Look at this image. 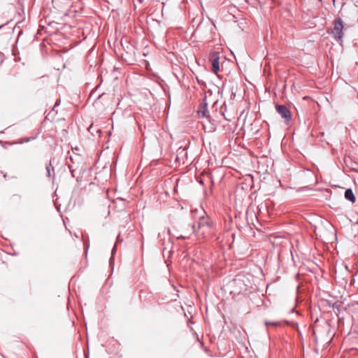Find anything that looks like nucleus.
I'll list each match as a JSON object with an SVG mask.
<instances>
[{"label":"nucleus","instance_id":"f257e3e1","mask_svg":"<svg viewBox=\"0 0 358 358\" xmlns=\"http://www.w3.org/2000/svg\"><path fill=\"white\" fill-rule=\"evenodd\" d=\"M211 227L212 222L209 218L202 216L199 218L197 224H193L191 227L193 233H195L196 230H201L202 234H204L210 229Z\"/></svg>","mask_w":358,"mask_h":358},{"label":"nucleus","instance_id":"f03ea898","mask_svg":"<svg viewBox=\"0 0 358 358\" xmlns=\"http://www.w3.org/2000/svg\"><path fill=\"white\" fill-rule=\"evenodd\" d=\"M343 24L341 18H336L334 22V28L331 30V34L336 41L342 39L343 33Z\"/></svg>","mask_w":358,"mask_h":358},{"label":"nucleus","instance_id":"7ed1b4c3","mask_svg":"<svg viewBox=\"0 0 358 358\" xmlns=\"http://www.w3.org/2000/svg\"><path fill=\"white\" fill-rule=\"evenodd\" d=\"M229 285L231 288V290L230 291L231 293L234 294H239L241 292L243 289H245L244 287L245 286L243 280L239 277L234 278Z\"/></svg>","mask_w":358,"mask_h":358},{"label":"nucleus","instance_id":"20e7f679","mask_svg":"<svg viewBox=\"0 0 358 358\" xmlns=\"http://www.w3.org/2000/svg\"><path fill=\"white\" fill-rule=\"evenodd\" d=\"M275 108L277 112L282 118L285 119L287 122L291 120V113L285 106L276 104Z\"/></svg>","mask_w":358,"mask_h":358},{"label":"nucleus","instance_id":"39448f33","mask_svg":"<svg viewBox=\"0 0 358 358\" xmlns=\"http://www.w3.org/2000/svg\"><path fill=\"white\" fill-rule=\"evenodd\" d=\"M199 117H207L209 118V115H208V104L206 101V97L203 99L202 103H201L199 108L197 111Z\"/></svg>","mask_w":358,"mask_h":358},{"label":"nucleus","instance_id":"423d86ee","mask_svg":"<svg viewBox=\"0 0 358 358\" xmlns=\"http://www.w3.org/2000/svg\"><path fill=\"white\" fill-rule=\"evenodd\" d=\"M36 138V136H30V137H27V138H20L16 141L6 142V143L8 144L9 145H16V144H23L25 143H29Z\"/></svg>","mask_w":358,"mask_h":358},{"label":"nucleus","instance_id":"0eeeda50","mask_svg":"<svg viewBox=\"0 0 358 358\" xmlns=\"http://www.w3.org/2000/svg\"><path fill=\"white\" fill-rule=\"evenodd\" d=\"M187 155L186 150L185 148L180 147L176 152V159L178 161H184L185 157Z\"/></svg>","mask_w":358,"mask_h":358},{"label":"nucleus","instance_id":"6e6552de","mask_svg":"<svg viewBox=\"0 0 358 358\" xmlns=\"http://www.w3.org/2000/svg\"><path fill=\"white\" fill-rule=\"evenodd\" d=\"M345 198L351 201L352 203L355 202V194L351 189H347L345 192Z\"/></svg>","mask_w":358,"mask_h":358},{"label":"nucleus","instance_id":"1a4fd4ad","mask_svg":"<svg viewBox=\"0 0 358 358\" xmlns=\"http://www.w3.org/2000/svg\"><path fill=\"white\" fill-rule=\"evenodd\" d=\"M212 66H213V71L214 73H217L220 70L219 57H213V59L212 60Z\"/></svg>","mask_w":358,"mask_h":358},{"label":"nucleus","instance_id":"9d476101","mask_svg":"<svg viewBox=\"0 0 358 358\" xmlns=\"http://www.w3.org/2000/svg\"><path fill=\"white\" fill-rule=\"evenodd\" d=\"M45 169H46V174H47L48 177H51L52 173H53V176H55L54 168L52 166V164L50 162L46 164Z\"/></svg>","mask_w":358,"mask_h":358},{"label":"nucleus","instance_id":"9b49d317","mask_svg":"<svg viewBox=\"0 0 358 358\" xmlns=\"http://www.w3.org/2000/svg\"><path fill=\"white\" fill-rule=\"evenodd\" d=\"M83 244H84V248H85V256H87V251L90 248V243L88 241L85 240V238L83 236Z\"/></svg>","mask_w":358,"mask_h":358},{"label":"nucleus","instance_id":"f8f14e48","mask_svg":"<svg viewBox=\"0 0 358 358\" xmlns=\"http://www.w3.org/2000/svg\"><path fill=\"white\" fill-rule=\"evenodd\" d=\"M265 324H266V326H268V325L276 326V325H278V322H267V321H266V322H265Z\"/></svg>","mask_w":358,"mask_h":358},{"label":"nucleus","instance_id":"ddd939ff","mask_svg":"<svg viewBox=\"0 0 358 358\" xmlns=\"http://www.w3.org/2000/svg\"><path fill=\"white\" fill-rule=\"evenodd\" d=\"M110 283L109 282V279H108L106 280V282L105 285L103 286V289H106L108 287L110 288Z\"/></svg>","mask_w":358,"mask_h":358},{"label":"nucleus","instance_id":"4468645a","mask_svg":"<svg viewBox=\"0 0 358 358\" xmlns=\"http://www.w3.org/2000/svg\"><path fill=\"white\" fill-rule=\"evenodd\" d=\"M108 262H109V266H112V255L110 257Z\"/></svg>","mask_w":358,"mask_h":358},{"label":"nucleus","instance_id":"2eb2a0df","mask_svg":"<svg viewBox=\"0 0 358 358\" xmlns=\"http://www.w3.org/2000/svg\"><path fill=\"white\" fill-rule=\"evenodd\" d=\"M201 27H202L201 24H199L198 25V27H197V28H196V31H200V29H201Z\"/></svg>","mask_w":358,"mask_h":358},{"label":"nucleus","instance_id":"dca6fc26","mask_svg":"<svg viewBox=\"0 0 358 358\" xmlns=\"http://www.w3.org/2000/svg\"><path fill=\"white\" fill-rule=\"evenodd\" d=\"M108 208H110V205H108ZM110 213V209H108L107 211V215H109Z\"/></svg>","mask_w":358,"mask_h":358},{"label":"nucleus","instance_id":"f3484780","mask_svg":"<svg viewBox=\"0 0 358 358\" xmlns=\"http://www.w3.org/2000/svg\"><path fill=\"white\" fill-rule=\"evenodd\" d=\"M113 254H114V253H115V250H116L115 244V245H113Z\"/></svg>","mask_w":358,"mask_h":358},{"label":"nucleus","instance_id":"a211bd4d","mask_svg":"<svg viewBox=\"0 0 358 358\" xmlns=\"http://www.w3.org/2000/svg\"><path fill=\"white\" fill-rule=\"evenodd\" d=\"M333 308H338V306L336 303H334V304L333 305Z\"/></svg>","mask_w":358,"mask_h":358},{"label":"nucleus","instance_id":"6ab92c4d","mask_svg":"<svg viewBox=\"0 0 358 358\" xmlns=\"http://www.w3.org/2000/svg\"><path fill=\"white\" fill-rule=\"evenodd\" d=\"M106 194H107L108 198L109 199V189H107Z\"/></svg>","mask_w":358,"mask_h":358},{"label":"nucleus","instance_id":"aec40b11","mask_svg":"<svg viewBox=\"0 0 358 358\" xmlns=\"http://www.w3.org/2000/svg\"><path fill=\"white\" fill-rule=\"evenodd\" d=\"M59 104V102H56V103L55 104V107L58 106Z\"/></svg>","mask_w":358,"mask_h":358},{"label":"nucleus","instance_id":"412c9836","mask_svg":"<svg viewBox=\"0 0 358 358\" xmlns=\"http://www.w3.org/2000/svg\"><path fill=\"white\" fill-rule=\"evenodd\" d=\"M108 134H109V136H110L112 134V132L110 131H109Z\"/></svg>","mask_w":358,"mask_h":358},{"label":"nucleus","instance_id":"4be33fe9","mask_svg":"<svg viewBox=\"0 0 358 358\" xmlns=\"http://www.w3.org/2000/svg\"><path fill=\"white\" fill-rule=\"evenodd\" d=\"M158 237L160 238L161 237V234L160 233L158 234Z\"/></svg>","mask_w":358,"mask_h":358},{"label":"nucleus","instance_id":"5701e85b","mask_svg":"<svg viewBox=\"0 0 358 358\" xmlns=\"http://www.w3.org/2000/svg\"><path fill=\"white\" fill-rule=\"evenodd\" d=\"M3 25H0V29H1V27H3Z\"/></svg>","mask_w":358,"mask_h":358}]
</instances>
